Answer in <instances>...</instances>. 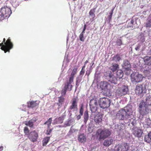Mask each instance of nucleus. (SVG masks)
<instances>
[{
	"mask_svg": "<svg viewBox=\"0 0 151 151\" xmlns=\"http://www.w3.org/2000/svg\"><path fill=\"white\" fill-rule=\"evenodd\" d=\"M133 110L132 105H129L124 109L120 110L116 114V117L121 120H127L128 122L131 121L133 117Z\"/></svg>",
	"mask_w": 151,
	"mask_h": 151,
	"instance_id": "obj_1",
	"label": "nucleus"
},
{
	"mask_svg": "<svg viewBox=\"0 0 151 151\" xmlns=\"http://www.w3.org/2000/svg\"><path fill=\"white\" fill-rule=\"evenodd\" d=\"M111 134V131L109 129H99L96 132V135L99 140H104L109 136Z\"/></svg>",
	"mask_w": 151,
	"mask_h": 151,
	"instance_id": "obj_2",
	"label": "nucleus"
},
{
	"mask_svg": "<svg viewBox=\"0 0 151 151\" xmlns=\"http://www.w3.org/2000/svg\"><path fill=\"white\" fill-rule=\"evenodd\" d=\"M5 41V39L4 38L3 42L0 43V46H2L1 49L4 50L6 53L7 51L9 52L10 50L12 48L13 45L9 38L6 42Z\"/></svg>",
	"mask_w": 151,
	"mask_h": 151,
	"instance_id": "obj_3",
	"label": "nucleus"
},
{
	"mask_svg": "<svg viewBox=\"0 0 151 151\" xmlns=\"http://www.w3.org/2000/svg\"><path fill=\"white\" fill-rule=\"evenodd\" d=\"M12 13L10 8L4 6L0 11V20L3 19L4 17H9Z\"/></svg>",
	"mask_w": 151,
	"mask_h": 151,
	"instance_id": "obj_4",
	"label": "nucleus"
},
{
	"mask_svg": "<svg viewBox=\"0 0 151 151\" xmlns=\"http://www.w3.org/2000/svg\"><path fill=\"white\" fill-rule=\"evenodd\" d=\"M99 106L101 108L105 109L109 106L111 102L109 99L104 97L99 99Z\"/></svg>",
	"mask_w": 151,
	"mask_h": 151,
	"instance_id": "obj_5",
	"label": "nucleus"
},
{
	"mask_svg": "<svg viewBox=\"0 0 151 151\" xmlns=\"http://www.w3.org/2000/svg\"><path fill=\"white\" fill-rule=\"evenodd\" d=\"M131 81L133 83H138L141 81L143 76L142 74L138 72H134L131 75Z\"/></svg>",
	"mask_w": 151,
	"mask_h": 151,
	"instance_id": "obj_6",
	"label": "nucleus"
},
{
	"mask_svg": "<svg viewBox=\"0 0 151 151\" xmlns=\"http://www.w3.org/2000/svg\"><path fill=\"white\" fill-rule=\"evenodd\" d=\"M146 85L144 84L137 85L135 91L137 95H142L145 93L146 91Z\"/></svg>",
	"mask_w": 151,
	"mask_h": 151,
	"instance_id": "obj_7",
	"label": "nucleus"
},
{
	"mask_svg": "<svg viewBox=\"0 0 151 151\" xmlns=\"http://www.w3.org/2000/svg\"><path fill=\"white\" fill-rule=\"evenodd\" d=\"M139 112L142 115L147 114L149 111V109L147 106L145 105V103L141 102L139 105Z\"/></svg>",
	"mask_w": 151,
	"mask_h": 151,
	"instance_id": "obj_8",
	"label": "nucleus"
},
{
	"mask_svg": "<svg viewBox=\"0 0 151 151\" xmlns=\"http://www.w3.org/2000/svg\"><path fill=\"white\" fill-rule=\"evenodd\" d=\"M100 88L106 92H109L112 89V87L110 84L106 81H101L100 83Z\"/></svg>",
	"mask_w": 151,
	"mask_h": 151,
	"instance_id": "obj_9",
	"label": "nucleus"
},
{
	"mask_svg": "<svg viewBox=\"0 0 151 151\" xmlns=\"http://www.w3.org/2000/svg\"><path fill=\"white\" fill-rule=\"evenodd\" d=\"M129 146L127 143H124L116 145L114 147L115 151H128Z\"/></svg>",
	"mask_w": 151,
	"mask_h": 151,
	"instance_id": "obj_10",
	"label": "nucleus"
},
{
	"mask_svg": "<svg viewBox=\"0 0 151 151\" xmlns=\"http://www.w3.org/2000/svg\"><path fill=\"white\" fill-rule=\"evenodd\" d=\"M128 89L127 86L123 85L119 88L116 91V93L119 96H122L127 93Z\"/></svg>",
	"mask_w": 151,
	"mask_h": 151,
	"instance_id": "obj_11",
	"label": "nucleus"
},
{
	"mask_svg": "<svg viewBox=\"0 0 151 151\" xmlns=\"http://www.w3.org/2000/svg\"><path fill=\"white\" fill-rule=\"evenodd\" d=\"M89 105L92 112H95L97 110L98 105L97 101L95 99H91Z\"/></svg>",
	"mask_w": 151,
	"mask_h": 151,
	"instance_id": "obj_12",
	"label": "nucleus"
},
{
	"mask_svg": "<svg viewBox=\"0 0 151 151\" xmlns=\"http://www.w3.org/2000/svg\"><path fill=\"white\" fill-rule=\"evenodd\" d=\"M123 67L124 70V72H126V73L127 74H129L131 70V65L129 62L127 60H124Z\"/></svg>",
	"mask_w": 151,
	"mask_h": 151,
	"instance_id": "obj_13",
	"label": "nucleus"
},
{
	"mask_svg": "<svg viewBox=\"0 0 151 151\" xmlns=\"http://www.w3.org/2000/svg\"><path fill=\"white\" fill-rule=\"evenodd\" d=\"M78 99L77 98H74L72 100V105L70 106L69 110L70 112L76 111L77 110V102Z\"/></svg>",
	"mask_w": 151,
	"mask_h": 151,
	"instance_id": "obj_14",
	"label": "nucleus"
},
{
	"mask_svg": "<svg viewBox=\"0 0 151 151\" xmlns=\"http://www.w3.org/2000/svg\"><path fill=\"white\" fill-rule=\"evenodd\" d=\"M38 137L37 133L35 131H34L30 133L29 135V138L31 141L34 142L37 141Z\"/></svg>",
	"mask_w": 151,
	"mask_h": 151,
	"instance_id": "obj_15",
	"label": "nucleus"
},
{
	"mask_svg": "<svg viewBox=\"0 0 151 151\" xmlns=\"http://www.w3.org/2000/svg\"><path fill=\"white\" fill-rule=\"evenodd\" d=\"M133 133L135 136L138 137H140L142 133L141 130L137 127L134 128Z\"/></svg>",
	"mask_w": 151,
	"mask_h": 151,
	"instance_id": "obj_16",
	"label": "nucleus"
},
{
	"mask_svg": "<svg viewBox=\"0 0 151 151\" xmlns=\"http://www.w3.org/2000/svg\"><path fill=\"white\" fill-rule=\"evenodd\" d=\"M72 85L70 84L65 85L64 89H63L62 91L61 94L62 95H65L66 93V90L70 91L72 89Z\"/></svg>",
	"mask_w": 151,
	"mask_h": 151,
	"instance_id": "obj_17",
	"label": "nucleus"
},
{
	"mask_svg": "<svg viewBox=\"0 0 151 151\" xmlns=\"http://www.w3.org/2000/svg\"><path fill=\"white\" fill-rule=\"evenodd\" d=\"M109 81L111 83L114 84L117 83L118 79L117 78H116L115 76L113 74H110L109 75Z\"/></svg>",
	"mask_w": 151,
	"mask_h": 151,
	"instance_id": "obj_18",
	"label": "nucleus"
},
{
	"mask_svg": "<svg viewBox=\"0 0 151 151\" xmlns=\"http://www.w3.org/2000/svg\"><path fill=\"white\" fill-rule=\"evenodd\" d=\"M102 115L101 114H96L94 118V120L96 123L99 124L102 120Z\"/></svg>",
	"mask_w": 151,
	"mask_h": 151,
	"instance_id": "obj_19",
	"label": "nucleus"
},
{
	"mask_svg": "<svg viewBox=\"0 0 151 151\" xmlns=\"http://www.w3.org/2000/svg\"><path fill=\"white\" fill-rule=\"evenodd\" d=\"M113 140L111 138H109L105 140L103 143V145L104 146H109L113 142Z\"/></svg>",
	"mask_w": 151,
	"mask_h": 151,
	"instance_id": "obj_20",
	"label": "nucleus"
},
{
	"mask_svg": "<svg viewBox=\"0 0 151 151\" xmlns=\"http://www.w3.org/2000/svg\"><path fill=\"white\" fill-rule=\"evenodd\" d=\"M145 103V105L147 106L151 105V96H147L144 101H142Z\"/></svg>",
	"mask_w": 151,
	"mask_h": 151,
	"instance_id": "obj_21",
	"label": "nucleus"
},
{
	"mask_svg": "<svg viewBox=\"0 0 151 151\" xmlns=\"http://www.w3.org/2000/svg\"><path fill=\"white\" fill-rule=\"evenodd\" d=\"M36 101H32L29 102L28 103V107L33 108L36 106L38 104V103Z\"/></svg>",
	"mask_w": 151,
	"mask_h": 151,
	"instance_id": "obj_22",
	"label": "nucleus"
},
{
	"mask_svg": "<svg viewBox=\"0 0 151 151\" xmlns=\"http://www.w3.org/2000/svg\"><path fill=\"white\" fill-rule=\"evenodd\" d=\"M119 68V65L116 63L112 64L111 66L110 67V69L113 71H114L117 70Z\"/></svg>",
	"mask_w": 151,
	"mask_h": 151,
	"instance_id": "obj_23",
	"label": "nucleus"
},
{
	"mask_svg": "<svg viewBox=\"0 0 151 151\" xmlns=\"http://www.w3.org/2000/svg\"><path fill=\"white\" fill-rule=\"evenodd\" d=\"M123 74V73L122 71L121 70H118L116 74L117 78L119 79L121 78L122 77Z\"/></svg>",
	"mask_w": 151,
	"mask_h": 151,
	"instance_id": "obj_24",
	"label": "nucleus"
},
{
	"mask_svg": "<svg viewBox=\"0 0 151 151\" xmlns=\"http://www.w3.org/2000/svg\"><path fill=\"white\" fill-rule=\"evenodd\" d=\"M144 123L145 125H147V127H151V120L149 118L146 119Z\"/></svg>",
	"mask_w": 151,
	"mask_h": 151,
	"instance_id": "obj_25",
	"label": "nucleus"
},
{
	"mask_svg": "<svg viewBox=\"0 0 151 151\" xmlns=\"http://www.w3.org/2000/svg\"><path fill=\"white\" fill-rule=\"evenodd\" d=\"M147 27L150 28L151 27V16H150L148 19V20L145 24Z\"/></svg>",
	"mask_w": 151,
	"mask_h": 151,
	"instance_id": "obj_26",
	"label": "nucleus"
},
{
	"mask_svg": "<svg viewBox=\"0 0 151 151\" xmlns=\"http://www.w3.org/2000/svg\"><path fill=\"white\" fill-rule=\"evenodd\" d=\"M50 138L49 137H45L42 141L43 146H45L50 140Z\"/></svg>",
	"mask_w": 151,
	"mask_h": 151,
	"instance_id": "obj_27",
	"label": "nucleus"
},
{
	"mask_svg": "<svg viewBox=\"0 0 151 151\" xmlns=\"http://www.w3.org/2000/svg\"><path fill=\"white\" fill-rule=\"evenodd\" d=\"M33 122L31 120L29 121L25 122L24 123L26 125L29 126L30 127H32L33 125Z\"/></svg>",
	"mask_w": 151,
	"mask_h": 151,
	"instance_id": "obj_28",
	"label": "nucleus"
},
{
	"mask_svg": "<svg viewBox=\"0 0 151 151\" xmlns=\"http://www.w3.org/2000/svg\"><path fill=\"white\" fill-rule=\"evenodd\" d=\"M86 137L83 134L80 135L78 137V140L79 141L83 142L85 141Z\"/></svg>",
	"mask_w": 151,
	"mask_h": 151,
	"instance_id": "obj_29",
	"label": "nucleus"
},
{
	"mask_svg": "<svg viewBox=\"0 0 151 151\" xmlns=\"http://www.w3.org/2000/svg\"><path fill=\"white\" fill-rule=\"evenodd\" d=\"M84 122L86 123L88 119V115L87 111H85L84 113Z\"/></svg>",
	"mask_w": 151,
	"mask_h": 151,
	"instance_id": "obj_30",
	"label": "nucleus"
},
{
	"mask_svg": "<svg viewBox=\"0 0 151 151\" xmlns=\"http://www.w3.org/2000/svg\"><path fill=\"white\" fill-rule=\"evenodd\" d=\"M120 60V58L118 55H116L114 56L113 58V60L116 62H117Z\"/></svg>",
	"mask_w": 151,
	"mask_h": 151,
	"instance_id": "obj_31",
	"label": "nucleus"
},
{
	"mask_svg": "<svg viewBox=\"0 0 151 151\" xmlns=\"http://www.w3.org/2000/svg\"><path fill=\"white\" fill-rule=\"evenodd\" d=\"M95 12V9H93L91 10L89 12V14L93 18V19L95 17V15L94 13Z\"/></svg>",
	"mask_w": 151,
	"mask_h": 151,
	"instance_id": "obj_32",
	"label": "nucleus"
},
{
	"mask_svg": "<svg viewBox=\"0 0 151 151\" xmlns=\"http://www.w3.org/2000/svg\"><path fill=\"white\" fill-rule=\"evenodd\" d=\"M78 129L73 128L72 127H71L69 131V132L71 134L73 133H77L78 132Z\"/></svg>",
	"mask_w": 151,
	"mask_h": 151,
	"instance_id": "obj_33",
	"label": "nucleus"
},
{
	"mask_svg": "<svg viewBox=\"0 0 151 151\" xmlns=\"http://www.w3.org/2000/svg\"><path fill=\"white\" fill-rule=\"evenodd\" d=\"M145 141L148 143H150L151 142V139L150 138L149 136V134L148 135H146L145 137Z\"/></svg>",
	"mask_w": 151,
	"mask_h": 151,
	"instance_id": "obj_34",
	"label": "nucleus"
},
{
	"mask_svg": "<svg viewBox=\"0 0 151 151\" xmlns=\"http://www.w3.org/2000/svg\"><path fill=\"white\" fill-rule=\"evenodd\" d=\"M52 121V118H50L48 119L47 121L45 123V124H47V125L48 128H49L51 123Z\"/></svg>",
	"mask_w": 151,
	"mask_h": 151,
	"instance_id": "obj_35",
	"label": "nucleus"
},
{
	"mask_svg": "<svg viewBox=\"0 0 151 151\" xmlns=\"http://www.w3.org/2000/svg\"><path fill=\"white\" fill-rule=\"evenodd\" d=\"M145 73L147 76H150L151 75V70H146L145 72Z\"/></svg>",
	"mask_w": 151,
	"mask_h": 151,
	"instance_id": "obj_36",
	"label": "nucleus"
},
{
	"mask_svg": "<svg viewBox=\"0 0 151 151\" xmlns=\"http://www.w3.org/2000/svg\"><path fill=\"white\" fill-rule=\"evenodd\" d=\"M83 33H81L79 35V38L81 41H84L85 38L83 37Z\"/></svg>",
	"mask_w": 151,
	"mask_h": 151,
	"instance_id": "obj_37",
	"label": "nucleus"
},
{
	"mask_svg": "<svg viewBox=\"0 0 151 151\" xmlns=\"http://www.w3.org/2000/svg\"><path fill=\"white\" fill-rule=\"evenodd\" d=\"M77 69L75 68L72 71L70 76L74 77V75L76 74L77 72Z\"/></svg>",
	"mask_w": 151,
	"mask_h": 151,
	"instance_id": "obj_38",
	"label": "nucleus"
},
{
	"mask_svg": "<svg viewBox=\"0 0 151 151\" xmlns=\"http://www.w3.org/2000/svg\"><path fill=\"white\" fill-rule=\"evenodd\" d=\"M74 78V77L70 76V77L69 78V83H67L65 85H67L68 84H70V85L72 82L73 81V79Z\"/></svg>",
	"mask_w": 151,
	"mask_h": 151,
	"instance_id": "obj_39",
	"label": "nucleus"
},
{
	"mask_svg": "<svg viewBox=\"0 0 151 151\" xmlns=\"http://www.w3.org/2000/svg\"><path fill=\"white\" fill-rule=\"evenodd\" d=\"M117 44L118 45L120 46L122 44V42L120 39H118L116 42Z\"/></svg>",
	"mask_w": 151,
	"mask_h": 151,
	"instance_id": "obj_40",
	"label": "nucleus"
},
{
	"mask_svg": "<svg viewBox=\"0 0 151 151\" xmlns=\"http://www.w3.org/2000/svg\"><path fill=\"white\" fill-rule=\"evenodd\" d=\"M68 122H69V123L70 124V125H71L74 123V120L73 119H70L69 120Z\"/></svg>",
	"mask_w": 151,
	"mask_h": 151,
	"instance_id": "obj_41",
	"label": "nucleus"
},
{
	"mask_svg": "<svg viewBox=\"0 0 151 151\" xmlns=\"http://www.w3.org/2000/svg\"><path fill=\"white\" fill-rule=\"evenodd\" d=\"M63 117L61 116L58 118V122L59 123H62L63 122Z\"/></svg>",
	"mask_w": 151,
	"mask_h": 151,
	"instance_id": "obj_42",
	"label": "nucleus"
},
{
	"mask_svg": "<svg viewBox=\"0 0 151 151\" xmlns=\"http://www.w3.org/2000/svg\"><path fill=\"white\" fill-rule=\"evenodd\" d=\"M24 131L25 133H27L29 132V130L28 128L25 127L24 129Z\"/></svg>",
	"mask_w": 151,
	"mask_h": 151,
	"instance_id": "obj_43",
	"label": "nucleus"
},
{
	"mask_svg": "<svg viewBox=\"0 0 151 151\" xmlns=\"http://www.w3.org/2000/svg\"><path fill=\"white\" fill-rule=\"evenodd\" d=\"M51 131L52 130L51 129L48 128L47 130L46 134L47 135H49Z\"/></svg>",
	"mask_w": 151,
	"mask_h": 151,
	"instance_id": "obj_44",
	"label": "nucleus"
},
{
	"mask_svg": "<svg viewBox=\"0 0 151 151\" xmlns=\"http://www.w3.org/2000/svg\"><path fill=\"white\" fill-rule=\"evenodd\" d=\"M127 27H128L130 28H133L134 27H133V25H132L131 24H130V23L129 22L128 24Z\"/></svg>",
	"mask_w": 151,
	"mask_h": 151,
	"instance_id": "obj_45",
	"label": "nucleus"
},
{
	"mask_svg": "<svg viewBox=\"0 0 151 151\" xmlns=\"http://www.w3.org/2000/svg\"><path fill=\"white\" fill-rule=\"evenodd\" d=\"M70 126V124L69 123V122H68V121H67V122H66L65 124V125H64L65 127L69 126Z\"/></svg>",
	"mask_w": 151,
	"mask_h": 151,
	"instance_id": "obj_46",
	"label": "nucleus"
},
{
	"mask_svg": "<svg viewBox=\"0 0 151 151\" xmlns=\"http://www.w3.org/2000/svg\"><path fill=\"white\" fill-rule=\"evenodd\" d=\"M150 60V57H146L145 58L144 61L145 62L146 61H149Z\"/></svg>",
	"mask_w": 151,
	"mask_h": 151,
	"instance_id": "obj_47",
	"label": "nucleus"
},
{
	"mask_svg": "<svg viewBox=\"0 0 151 151\" xmlns=\"http://www.w3.org/2000/svg\"><path fill=\"white\" fill-rule=\"evenodd\" d=\"M80 113L81 115H82L83 113V109L82 107H81L80 110Z\"/></svg>",
	"mask_w": 151,
	"mask_h": 151,
	"instance_id": "obj_48",
	"label": "nucleus"
},
{
	"mask_svg": "<svg viewBox=\"0 0 151 151\" xmlns=\"http://www.w3.org/2000/svg\"><path fill=\"white\" fill-rule=\"evenodd\" d=\"M84 70L82 69L81 71L80 72V74L81 75H83L84 73Z\"/></svg>",
	"mask_w": 151,
	"mask_h": 151,
	"instance_id": "obj_49",
	"label": "nucleus"
},
{
	"mask_svg": "<svg viewBox=\"0 0 151 151\" xmlns=\"http://www.w3.org/2000/svg\"><path fill=\"white\" fill-rule=\"evenodd\" d=\"M86 25H85L84 28L83 29V30L81 33H85V31L86 29Z\"/></svg>",
	"mask_w": 151,
	"mask_h": 151,
	"instance_id": "obj_50",
	"label": "nucleus"
},
{
	"mask_svg": "<svg viewBox=\"0 0 151 151\" xmlns=\"http://www.w3.org/2000/svg\"><path fill=\"white\" fill-rule=\"evenodd\" d=\"M113 10H112V12L110 13V15L109 16V18L110 19H111V18L112 13H113Z\"/></svg>",
	"mask_w": 151,
	"mask_h": 151,
	"instance_id": "obj_51",
	"label": "nucleus"
},
{
	"mask_svg": "<svg viewBox=\"0 0 151 151\" xmlns=\"http://www.w3.org/2000/svg\"><path fill=\"white\" fill-rule=\"evenodd\" d=\"M140 48V46L139 45L137 46L135 48V50H137L138 51L139 50V49Z\"/></svg>",
	"mask_w": 151,
	"mask_h": 151,
	"instance_id": "obj_52",
	"label": "nucleus"
},
{
	"mask_svg": "<svg viewBox=\"0 0 151 151\" xmlns=\"http://www.w3.org/2000/svg\"><path fill=\"white\" fill-rule=\"evenodd\" d=\"M134 21L133 20V19H132L130 21V24L132 25H133V24L134 23Z\"/></svg>",
	"mask_w": 151,
	"mask_h": 151,
	"instance_id": "obj_53",
	"label": "nucleus"
},
{
	"mask_svg": "<svg viewBox=\"0 0 151 151\" xmlns=\"http://www.w3.org/2000/svg\"><path fill=\"white\" fill-rule=\"evenodd\" d=\"M37 119L36 118H33L31 120H32L33 122V123H34V122H35L36 120H37Z\"/></svg>",
	"mask_w": 151,
	"mask_h": 151,
	"instance_id": "obj_54",
	"label": "nucleus"
},
{
	"mask_svg": "<svg viewBox=\"0 0 151 151\" xmlns=\"http://www.w3.org/2000/svg\"><path fill=\"white\" fill-rule=\"evenodd\" d=\"M81 118V116L80 115H78L77 116V119L78 120L79 119Z\"/></svg>",
	"mask_w": 151,
	"mask_h": 151,
	"instance_id": "obj_55",
	"label": "nucleus"
},
{
	"mask_svg": "<svg viewBox=\"0 0 151 151\" xmlns=\"http://www.w3.org/2000/svg\"><path fill=\"white\" fill-rule=\"evenodd\" d=\"M85 66H86V65L84 64V65L83 66L82 69L83 70H84V69L85 68Z\"/></svg>",
	"mask_w": 151,
	"mask_h": 151,
	"instance_id": "obj_56",
	"label": "nucleus"
},
{
	"mask_svg": "<svg viewBox=\"0 0 151 151\" xmlns=\"http://www.w3.org/2000/svg\"><path fill=\"white\" fill-rule=\"evenodd\" d=\"M3 150V147L1 146H0V151H1Z\"/></svg>",
	"mask_w": 151,
	"mask_h": 151,
	"instance_id": "obj_57",
	"label": "nucleus"
},
{
	"mask_svg": "<svg viewBox=\"0 0 151 151\" xmlns=\"http://www.w3.org/2000/svg\"><path fill=\"white\" fill-rule=\"evenodd\" d=\"M57 123V122H56V120H55L54 121V122L52 124H55Z\"/></svg>",
	"mask_w": 151,
	"mask_h": 151,
	"instance_id": "obj_58",
	"label": "nucleus"
},
{
	"mask_svg": "<svg viewBox=\"0 0 151 151\" xmlns=\"http://www.w3.org/2000/svg\"><path fill=\"white\" fill-rule=\"evenodd\" d=\"M88 60H86V61H85V63H84V64H85V65H86V64L87 63H88Z\"/></svg>",
	"mask_w": 151,
	"mask_h": 151,
	"instance_id": "obj_59",
	"label": "nucleus"
},
{
	"mask_svg": "<svg viewBox=\"0 0 151 151\" xmlns=\"http://www.w3.org/2000/svg\"><path fill=\"white\" fill-rule=\"evenodd\" d=\"M63 101V99H60L59 100V101L60 102H62Z\"/></svg>",
	"mask_w": 151,
	"mask_h": 151,
	"instance_id": "obj_60",
	"label": "nucleus"
},
{
	"mask_svg": "<svg viewBox=\"0 0 151 151\" xmlns=\"http://www.w3.org/2000/svg\"><path fill=\"white\" fill-rule=\"evenodd\" d=\"M150 52H151V49H150Z\"/></svg>",
	"mask_w": 151,
	"mask_h": 151,
	"instance_id": "obj_61",
	"label": "nucleus"
}]
</instances>
